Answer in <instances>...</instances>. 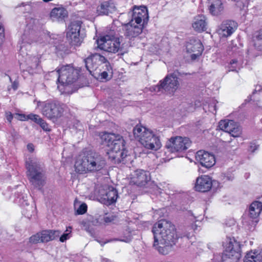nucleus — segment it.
Instances as JSON below:
<instances>
[{
    "label": "nucleus",
    "mask_w": 262,
    "mask_h": 262,
    "mask_svg": "<svg viewBox=\"0 0 262 262\" xmlns=\"http://www.w3.org/2000/svg\"><path fill=\"white\" fill-rule=\"evenodd\" d=\"M225 250L222 255V262H238L241 254V246L234 237H227L223 243Z\"/></svg>",
    "instance_id": "7"
},
{
    "label": "nucleus",
    "mask_w": 262,
    "mask_h": 262,
    "mask_svg": "<svg viewBox=\"0 0 262 262\" xmlns=\"http://www.w3.org/2000/svg\"><path fill=\"white\" fill-rule=\"evenodd\" d=\"M257 148L258 146L255 143H251L249 148V150L252 152H253L257 149Z\"/></svg>",
    "instance_id": "40"
},
{
    "label": "nucleus",
    "mask_w": 262,
    "mask_h": 262,
    "mask_svg": "<svg viewBox=\"0 0 262 262\" xmlns=\"http://www.w3.org/2000/svg\"><path fill=\"white\" fill-rule=\"evenodd\" d=\"M34 102H36V108L39 110L42 115L49 120H56L63 115V104L58 101L52 100L44 101L35 100Z\"/></svg>",
    "instance_id": "6"
},
{
    "label": "nucleus",
    "mask_w": 262,
    "mask_h": 262,
    "mask_svg": "<svg viewBox=\"0 0 262 262\" xmlns=\"http://www.w3.org/2000/svg\"><path fill=\"white\" fill-rule=\"evenodd\" d=\"M135 24L130 21L129 23L125 24L123 26L124 35L129 39L137 37L142 32L143 26L137 24L135 25Z\"/></svg>",
    "instance_id": "20"
},
{
    "label": "nucleus",
    "mask_w": 262,
    "mask_h": 262,
    "mask_svg": "<svg viewBox=\"0 0 262 262\" xmlns=\"http://www.w3.org/2000/svg\"><path fill=\"white\" fill-rule=\"evenodd\" d=\"M122 138V136L121 135L112 133V136L109 138V141L106 143V145L110 147L113 145L115 142H117Z\"/></svg>",
    "instance_id": "32"
},
{
    "label": "nucleus",
    "mask_w": 262,
    "mask_h": 262,
    "mask_svg": "<svg viewBox=\"0 0 262 262\" xmlns=\"http://www.w3.org/2000/svg\"><path fill=\"white\" fill-rule=\"evenodd\" d=\"M212 186L211 178L207 175H203L199 177L196 179L194 185V189L196 191L205 192L209 191Z\"/></svg>",
    "instance_id": "19"
},
{
    "label": "nucleus",
    "mask_w": 262,
    "mask_h": 262,
    "mask_svg": "<svg viewBox=\"0 0 262 262\" xmlns=\"http://www.w3.org/2000/svg\"><path fill=\"white\" fill-rule=\"evenodd\" d=\"M133 134L135 139L146 149L156 151L162 146L159 137L143 126L137 125L134 128Z\"/></svg>",
    "instance_id": "3"
},
{
    "label": "nucleus",
    "mask_w": 262,
    "mask_h": 262,
    "mask_svg": "<svg viewBox=\"0 0 262 262\" xmlns=\"http://www.w3.org/2000/svg\"><path fill=\"white\" fill-rule=\"evenodd\" d=\"M43 166L42 163L33 156H30L26 161L28 179L33 185L39 189L43 186L45 183Z\"/></svg>",
    "instance_id": "4"
},
{
    "label": "nucleus",
    "mask_w": 262,
    "mask_h": 262,
    "mask_svg": "<svg viewBox=\"0 0 262 262\" xmlns=\"http://www.w3.org/2000/svg\"><path fill=\"white\" fill-rule=\"evenodd\" d=\"M87 211V205L85 203L81 204L77 210L78 214H83Z\"/></svg>",
    "instance_id": "37"
},
{
    "label": "nucleus",
    "mask_w": 262,
    "mask_h": 262,
    "mask_svg": "<svg viewBox=\"0 0 262 262\" xmlns=\"http://www.w3.org/2000/svg\"><path fill=\"white\" fill-rule=\"evenodd\" d=\"M27 149L30 152H33L34 151V146L32 144H28L27 145Z\"/></svg>",
    "instance_id": "42"
},
{
    "label": "nucleus",
    "mask_w": 262,
    "mask_h": 262,
    "mask_svg": "<svg viewBox=\"0 0 262 262\" xmlns=\"http://www.w3.org/2000/svg\"><path fill=\"white\" fill-rule=\"evenodd\" d=\"M191 141L186 137H171L166 143L165 147L170 152H180L186 150L191 145Z\"/></svg>",
    "instance_id": "10"
},
{
    "label": "nucleus",
    "mask_w": 262,
    "mask_h": 262,
    "mask_svg": "<svg viewBox=\"0 0 262 262\" xmlns=\"http://www.w3.org/2000/svg\"><path fill=\"white\" fill-rule=\"evenodd\" d=\"M186 51L190 54L192 60L196 59L200 56L204 50L203 45L199 39H191L186 43Z\"/></svg>",
    "instance_id": "16"
},
{
    "label": "nucleus",
    "mask_w": 262,
    "mask_h": 262,
    "mask_svg": "<svg viewBox=\"0 0 262 262\" xmlns=\"http://www.w3.org/2000/svg\"><path fill=\"white\" fill-rule=\"evenodd\" d=\"M60 234L61 232L59 230H43L31 236L30 242L33 244L47 243L59 237Z\"/></svg>",
    "instance_id": "12"
},
{
    "label": "nucleus",
    "mask_w": 262,
    "mask_h": 262,
    "mask_svg": "<svg viewBox=\"0 0 262 262\" xmlns=\"http://www.w3.org/2000/svg\"><path fill=\"white\" fill-rule=\"evenodd\" d=\"M240 66L236 59H233L230 61V65L229 66V71H236L237 72V70H239Z\"/></svg>",
    "instance_id": "34"
},
{
    "label": "nucleus",
    "mask_w": 262,
    "mask_h": 262,
    "mask_svg": "<svg viewBox=\"0 0 262 262\" xmlns=\"http://www.w3.org/2000/svg\"><path fill=\"white\" fill-rule=\"evenodd\" d=\"M104 221L105 223H110L113 221V219L112 217L106 216L104 218Z\"/></svg>",
    "instance_id": "45"
},
{
    "label": "nucleus",
    "mask_w": 262,
    "mask_h": 262,
    "mask_svg": "<svg viewBox=\"0 0 262 262\" xmlns=\"http://www.w3.org/2000/svg\"><path fill=\"white\" fill-rule=\"evenodd\" d=\"M35 60L36 61L37 59H38L37 57L34 58Z\"/></svg>",
    "instance_id": "52"
},
{
    "label": "nucleus",
    "mask_w": 262,
    "mask_h": 262,
    "mask_svg": "<svg viewBox=\"0 0 262 262\" xmlns=\"http://www.w3.org/2000/svg\"><path fill=\"white\" fill-rule=\"evenodd\" d=\"M38 124L42 128V129L45 131H50V129L49 127V125L48 123L43 119H41V120L39 122Z\"/></svg>",
    "instance_id": "38"
},
{
    "label": "nucleus",
    "mask_w": 262,
    "mask_h": 262,
    "mask_svg": "<svg viewBox=\"0 0 262 262\" xmlns=\"http://www.w3.org/2000/svg\"><path fill=\"white\" fill-rule=\"evenodd\" d=\"M219 126L221 130L228 133L233 137H238L242 133V127L233 120H221Z\"/></svg>",
    "instance_id": "15"
},
{
    "label": "nucleus",
    "mask_w": 262,
    "mask_h": 262,
    "mask_svg": "<svg viewBox=\"0 0 262 262\" xmlns=\"http://www.w3.org/2000/svg\"><path fill=\"white\" fill-rule=\"evenodd\" d=\"M132 16L130 21L138 25H144L147 23L148 20V13L147 9L145 6H134L132 12L129 13Z\"/></svg>",
    "instance_id": "13"
},
{
    "label": "nucleus",
    "mask_w": 262,
    "mask_h": 262,
    "mask_svg": "<svg viewBox=\"0 0 262 262\" xmlns=\"http://www.w3.org/2000/svg\"><path fill=\"white\" fill-rule=\"evenodd\" d=\"M149 90L151 92H161L163 93L164 92L163 85L161 83V81L160 80L159 82V84L156 85L152 86L150 87Z\"/></svg>",
    "instance_id": "35"
},
{
    "label": "nucleus",
    "mask_w": 262,
    "mask_h": 262,
    "mask_svg": "<svg viewBox=\"0 0 262 262\" xmlns=\"http://www.w3.org/2000/svg\"><path fill=\"white\" fill-rule=\"evenodd\" d=\"M27 118H28V120H31L38 124L42 119L38 115L34 114H30L28 115Z\"/></svg>",
    "instance_id": "36"
},
{
    "label": "nucleus",
    "mask_w": 262,
    "mask_h": 262,
    "mask_svg": "<svg viewBox=\"0 0 262 262\" xmlns=\"http://www.w3.org/2000/svg\"><path fill=\"white\" fill-rule=\"evenodd\" d=\"M236 29L235 23L233 21H226L222 23L217 30L220 37H227L230 36Z\"/></svg>",
    "instance_id": "22"
},
{
    "label": "nucleus",
    "mask_w": 262,
    "mask_h": 262,
    "mask_svg": "<svg viewBox=\"0 0 262 262\" xmlns=\"http://www.w3.org/2000/svg\"><path fill=\"white\" fill-rule=\"evenodd\" d=\"M101 262H110V260L107 258H102Z\"/></svg>",
    "instance_id": "49"
},
{
    "label": "nucleus",
    "mask_w": 262,
    "mask_h": 262,
    "mask_svg": "<svg viewBox=\"0 0 262 262\" xmlns=\"http://www.w3.org/2000/svg\"><path fill=\"white\" fill-rule=\"evenodd\" d=\"M216 103H217V102L216 100H214L212 102V104H210L209 105V107L211 108L212 107L213 108V110L215 111V112L216 110Z\"/></svg>",
    "instance_id": "44"
},
{
    "label": "nucleus",
    "mask_w": 262,
    "mask_h": 262,
    "mask_svg": "<svg viewBox=\"0 0 262 262\" xmlns=\"http://www.w3.org/2000/svg\"><path fill=\"white\" fill-rule=\"evenodd\" d=\"M121 40L122 38L106 35L97 40V47L102 50L115 53L121 50Z\"/></svg>",
    "instance_id": "8"
},
{
    "label": "nucleus",
    "mask_w": 262,
    "mask_h": 262,
    "mask_svg": "<svg viewBox=\"0 0 262 262\" xmlns=\"http://www.w3.org/2000/svg\"><path fill=\"white\" fill-rule=\"evenodd\" d=\"M207 18L204 15H199L194 19L192 27L194 30L201 32L206 30L207 26Z\"/></svg>",
    "instance_id": "24"
},
{
    "label": "nucleus",
    "mask_w": 262,
    "mask_h": 262,
    "mask_svg": "<svg viewBox=\"0 0 262 262\" xmlns=\"http://www.w3.org/2000/svg\"><path fill=\"white\" fill-rule=\"evenodd\" d=\"M255 91H258L259 93L262 94V88H261L260 85L256 86Z\"/></svg>",
    "instance_id": "47"
},
{
    "label": "nucleus",
    "mask_w": 262,
    "mask_h": 262,
    "mask_svg": "<svg viewBox=\"0 0 262 262\" xmlns=\"http://www.w3.org/2000/svg\"><path fill=\"white\" fill-rule=\"evenodd\" d=\"M97 241L101 245V246H103L105 244L107 243L108 242H110L109 241H107L106 242H102L99 240H97Z\"/></svg>",
    "instance_id": "48"
},
{
    "label": "nucleus",
    "mask_w": 262,
    "mask_h": 262,
    "mask_svg": "<svg viewBox=\"0 0 262 262\" xmlns=\"http://www.w3.org/2000/svg\"><path fill=\"white\" fill-rule=\"evenodd\" d=\"M244 262H262V253L257 251H250L245 256Z\"/></svg>",
    "instance_id": "29"
},
{
    "label": "nucleus",
    "mask_w": 262,
    "mask_h": 262,
    "mask_svg": "<svg viewBox=\"0 0 262 262\" xmlns=\"http://www.w3.org/2000/svg\"><path fill=\"white\" fill-rule=\"evenodd\" d=\"M254 41L255 48L259 51H262V29L255 33Z\"/></svg>",
    "instance_id": "31"
},
{
    "label": "nucleus",
    "mask_w": 262,
    "mask_h": 262,
    "mask_svg": "<svg viewBox=\"0 0 262 262\" xmlns=\"http://www.w3.org/2000/svg\"><path fill=\"white\" fill-rule=\"evenodd\" d=\"M156 188L159 193H161V189L160 188H158V187H156Z\"/></svg>",
    "instance_id": "50"
},
{
    "label": "nucleus",
    "mask_w": 262,
    "mask_h": 262,
    "mask_svg": "<svg viewBox=\"0 0 262 262\" xmlns=\"http://www.w3.org/2000/svg\"><path fill=\"white\" fill-rule=\"evenodd\" d=\"M112 136V133L102 132L99 134L100 138L103 144L106 145L109 141V138Z\"/></svg>",
    "instance_id": "33"
},
{
    "label": "nucleus",
    "mask_w": 262,
    "mask_h": 262,
    "mask_svg": "<svg viewBox=\"0 0 262 262\" xmlns=\"http://www.w3.org/2000/svg\"><path fill=\"white\" fill-rule=\"evenodd\" d=\"M104 70L99 74L98 78L101 81H106L111 79L113 72L110 62L106 60L101 66Z\"/></svg>",
    "instance_id": "26"
},
{
    "label": "nucleus",
    "mask_w": 262,
    "mask_h": 262,
    "mask_svg": "<svg viewBox=\"0 0 262 262\" xmlns=\"http://www.w3.org/2000/svg\"><path fill=\"white\" fill-rule=\"evenodd\" d=\"M262 211V202L255 201L252 202L249 208V216L252 219L257 218Z\"/></svg>",
    "instance_id": "27"
},
{
    "label": "nucleus",
    "mask_w": 262,
    "mask_h": 262,
    "mask_svg": "<svg viewBox=\"0 0 262 262\" xmlns=\"http://www.w3.org/2000/svg\"><path fill=\"white\" fill-rule=\"evenodd\" d=\"M150 180L149 172L139 169L136 170L131 178L130 183L138 186H144Z\"/></svg>",
    "instance_id": "21"
},
{
    "label": "nucleus",
    "mask_w": 262,
    "mask_h": 262,
    "mask_svg": "<svg viewBox=\"0 0 262 262\" xmlns=\"http://www.w3.org/2000/svg\"><path fill=\"white\" fill-rule=\"evenodd\" d=\"M125 143V140L122 138L115 142L108 149L107 154L108 158L114 163H121L127 157V151L124 148Z\"/></svg>",
    "instance_id": "9"
},
{
    "label": "nucleus",
    "mask_w": 262,
    "mask_h": 262,
    "mask_svg": "<svg viewBox=\"0 0 262 262\" xmlns=\"http://www.w3.org/2000/svg\"><path fill=\"white\" fill-rule=\"evenodd\" d=\"M67 232H69L68 233H64L63 234H62L60 236V238H59V241L61 242H65L66 240H67L68 239H69L70 237V232H71V231H69L68 229L67 230Z\"/></svg>",
    "instance_id": "39"
},
{
    "label": "nucleus",
    "mask_w": 262,
    "mask_h": 262,
    "mask_svg": "<svg viewBox=\"0 0 262 262\" xmlns=\"http://www.w3.org/2000/svg\"><path fill=\"white\" fill-rule=\"evenodd\" d=\"M18 83L16 81H14L12 83V87L14 90H16L18 88Z\"/></svg>",
    "instance_id": "43"
},
{
    "label": "nucleus",
    "mask_w": 262,
    "mask_h": 262,
    "mask_svg": "<svg viewBox=\"0 0 262 262\" xmlns=\"http://www.w3.org/2000/svg\"><path fill=\"white\" fill-rule=\"evenodd\" d=\"M26 198H27V196H26ZM22 199L24 200V201H26V199H25V196H22Z\"/></svg>",
    "instance_id": "51"
},
{
    "label": "nucleus",
    "mask_w": 262,
    "mask_h": 262,
    "mask_svg": "<svg viewBox=\"0 0 262 262\" xmlns=\"http://www.w3.org/2000/svg\"><path fill=\"white\" fill-rule=\"evenodd\" d=\"M152 232L154 237V247L160 253L167 254L178 240L174 226L168 221L161 220L154 224Z\"/></svg>",
    "instance_id": "1"
},
{
    "label": "nucleus",
    "mask_w": 262,
    "mask_h": 262,
    "mask_svg": "<svg viewBox=\"0 0 262 262\" xmlns=\"http://www.w3.org/2000/svg\"><path fill=\"white\" fill-rule=\"evenodd\" d=\"M117 198L118 192L114 188H110L103 196L104 203L107 205H111L116 202Z\"/></svg>",
    "instance_id": "28"
},
{
    "label": "nucleus",
    "mask_w": 262,
    "mask_h": 262,
    "mask_svg": "<svg viewBox=\"0 0 262 262\" xmlns=\"http://www.w3.org/2000/svg\"><path fill=\"white\" fill-rule=\"evenodd\" d=\"M208 7L210 13L214 16L220 15L224 10L221 0H208Z\"/></svg>",
    "instance_id": "23"
},
{
    "label": "nucleus",
    "mask_w": 262,
    "mask_h": 262,
    "mask_svg": "<svg viewBox=\"0 0 262 262\" xmlns=\"http://www.w3.org/2000/svg\"><path fill=\"white\" fill-rule=\"evenodd\" d=\"M116 7L111 2H104L97 8V13L98 15H108L115 10Z\"/></svg>",
    "instance_id": "25"
},
{
    "label": "nucleus",
    "mask_w": 262,
    "mask_h": 262,
    "mask_svg": "<svg viewBox=\"0 0 262 262\" xmlns=\"http://www.w3.org/2000/svg\"><path fill=\"white\" fill-rule=\"evenodd\" d=\"M18 115L19 116V119L20 120L26 121L28 120V118H27L28 115H25L23 114H18Z\"/></svg>",
    "instance_id": "41"
},
{
    "label": "nucleus",
    "mask_w": 262,
    "mask_h": 262,
    "mask_svg": "<svg viewBox=\"0 0 262 262\" xmlns=\"http://www.w3.org/2000/svg\"><path fill=\"white\" fill-rule=\"evenodd\" d=\"M105 158L97 153L87 154L79 156L76 159L74 168L75 171L80 174L95 173L103 170L106 166Z\"/></svg>",
    "instance_id": "2"
},
{
    "label": "nucleus",
    "mask_w": 262,
    "mask_h": 262,
    "mask_svg": "<svg viewBox=\"0 0 262 262\" xmlns=\"http://www.w3.org/2000/svg\"><path fill=\"white\" fill-rule=\"evenodd\" d=\"M81 22L79 20L73 21L70 23L67 30L66 37L71 45L79 46L80 39L79 38Z\"/></svg>",
    "instance_id": "11"
},
{
    "label": "nucleus",
    "mask_w": 262,
    "mask_h": 262,
    "mask_svg": "<svg viewBox=\"0 0 262 262\" xmlns=\"http://www.w3.org/2000/svg\"><path fill=\"white\" fill-rule=\"evenodd\" d=\"M13 119V116L11 113L7 114V119L9 122H11L12 119Z\"/></svg>",
    "instance_id": "46"
},
{
    "label": "nucleus",
    "mask_w": 262,
    "mask_h": 262,
    "mask_svg": "<svg viewBox=\"0 0 262 262\" xmlns=\"http://www.w3.org/2000/svg\"><path fill=\"white\" fill-rule=\"evenodd\" d=\"M52 74L58 75V81L61 83L58 88L62 93H68L70 85L75 82L78 78L79 71L71 65L62 66L57 71H52Z\"/></svg>",
    "instance_id": "5"
},
{
    "label": "nucleus",
    "mask_w": 262,
    "mask_h": 262,
    "mask_svg": "<svg viewBox=\"0 0 262 262\" xmlns=\"http://www.w3.org/2000/svg\"><path fill=\"white\" fill-rule=\"evenodd\" d=\"M161 81L164 92L171 95L174 94L180 85L178 77L173 73L167 75Z\"/></svg>",
    "instance_id": "14"
},
{
    "label": "nucleus",
    "mask_w": 262,
    "mask_h": 262,
    "mask_svg": "<svg viewBox=\"0 0 262 262\" xmlns=\"http://www.w3.org/2000/svg\"><path fill=\"white\" fill-rule=\"evenodd\" d=\"M195 158L202 166L206 168L211 167L215 163L214 155L204 150L198 151L196 154Z\"/></svg>",
    "instance_id": "18"
},
{
    "label": "nucleus",
    "mask_w": 262,
    "mask_h": 262,
    "mask_svg": "<svg viewBox=\"0 0 262 262\" xmlns=\"http://www.w3.org/2000/svg\"><path fill=\"white\" fill-rule=\"evenodd\" d=\"M51 17L53 20H62L67 16V11L62 8H55L51 12Z\"/></svg>",
    "instance_id": "30"
},
{
    "label": "nucleus",
    "mask_w": 262,
    "mask_h": 262,
    "mask_svg": "<svg viewBox=\"0 0 262 262\" xmlns=\"http://www.w3.org/2000/svg\"><path fill=\"white\" fill-rule=\"evenodd\" d=\"M106 60L103 56L95 53L89 56L84 61L86 69L91 73L92 71L96 70L98 65L101 67Z\"/></svg>",
    "instance_id": "17"
}]
</instances>
